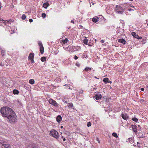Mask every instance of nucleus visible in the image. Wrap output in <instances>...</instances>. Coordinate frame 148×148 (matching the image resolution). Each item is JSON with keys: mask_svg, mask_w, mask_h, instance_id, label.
I'll use <instances>...</instances> for the list:
<instances>
[{"mask_svg": "<svg viewBox=\"0 0 148 148\" xmlns=\"http://www.w3.org/2000/svg\"><path fill=\"white\" fill-rule=\"evenodd\" d=\"M0 112L2 116L7 118L10 123H14L17 122V116L15 112L10 108L8 107H2L1 109Z\"/></svg>", "mask_w": 148, "mask_h": 148, "instance_id": "1", "label": "nucleus"}, {"mask_svg": "<svg viewBox=\"0 0 148 148\" xmlns=\"http://www.w3.org/2000/svg\"><path fill=\"white\" fill-rule=\"evenodd\" d=\"M0 148H11L10 145L4 140H0Z\"/></svg>", "mask_w": 148, "mask_h": 148, "instance_id": "2", "label": "nucleus"}, {"mask_svg": "<svg viewBox=\"0 0 148 148\" xmlns=\"http://www.w3.org/2000/svg\"><path fill=\"white\" fill-rule=\"evenodd\" d=\"M50 134L53 137L56 139H57L59 137L58 134V132L54 130H52L50 131Z\"/></svg>", "mask_w": 148, "mask_h": 148, "instance_id": "3", "label": "nucleus"}, {"mask_svg": "<svg viewBox=\"0 0 148 148\" xmlns=\"http://www.w3.org/2000/svg\"><path fill=\"white\" fill-rule=\"evenodd\" d=\"M124 9L119 5H117L116 6L115 11L118 13L120 14H122L124 11Z\"/></svg>", "mask_w": 148, "mask_h": 148, "instance_id": "4", "label": "nucleus"}, {"mask_svg": "<svg viewBox=\"0 0 148 148\" xmlns=\"http://www.w3.org/2000/svg\"><path fill=\"white\" fill-rule=\"evenodd\" d=\"M49 103L52 104L55 107H58V104L56 102V101L52 99H50L49 101Z\"/></svg>", "mask_w": 148, "mask_h": 148, "instance_id": "5", "label": "nucleus"}, {"mask_svg": "<svg viewBox=\"0 0 148 148\" xmlns=\"http://www.w3.org/2000/svg\"><path fill=\"white\" fill-rule=\"evenodd\" d=\"M38 44L40 47V51L41 54H43L44 52V48L41 42H39Z\"/></svg>", "mask_w": 148, "mask_h": 148, "instance_id": "6", "label": "nucleus"}, {"mask_svg": "<svg viewBox=\"0 0 148 148\" xmlns=\"http://www.w3.org/2000/svg\"><path fill=\"white\" fill-rule=\"evenodd\" d=\"M132 34L134 37H135L138 39H140L142 38V37L140 36H139L138 35L136 34V33L133 32L132 33Z\"/></svg>", "mask_w": 148, "mask_h": 148, "instance_id": "7", "label": "nucleus"}, {"mask_svg": "<svg viewBox=\"0 0 148 148\" xmlns=\"http://www.w3.org/2000/svg\"><path fill=\"white\" fill-rule=\"evenodd\" d=\"M121 117L122 118L125 120H127L128 118V116L126 114L122 113L121 115Z\"/></svg>", "mask_w": 148, "mask_h": 148, "instance_id": "8", "label": "nucleus"}, {"mask_svg": "<svg viewBox=\"0 0 148 148\" xmlns=\"http://www.w3.org/2000/svg\"><path fill=\"white\" fill-rule=\"evenodd\" d=\"M131 127L132 128V130H133V132L135 133L137 132V129H136L137 127L136 125H132Z\"/></svg>", "mask_w": 148, "mask_h": 148, "instance_id": "9", "label": "nucleus"}, {"mask_svg": "<svg viewBox=\"0 0 148 148\" xmlns=\"http://www.w3.org/2000/svg\"><path fill=\"white\" fill-rule=\"evenodd\" d=\"M94 97L96 100H98L102 97V96L100 94L98 93Z\"/></svg>", "mask_w": 148, "mask_h": 148, "instance_id": "10", "label": "nucleus"}, {"mask_svg": "<svg viewBox=\"0 0 148 148\" xmlns=\"http://www.w3.org/2000/svg\"><path fill=\"white\" fill-rule=\"evenodd\" d=\"M103 81L105 83H111L112 82L111 81L109 80L108 78L106 77L103 78Z\"/></svg>", "mask_w": 148, "mask_h": 148, "instance_id": "11", "label": "nucleus"}, {"mask_svg": "<svg viewBox=\"0 0 148 148\" xmlns=\"http://www.w3.org/2000/svg\"><path fill=\"white\" fill-rule=\"evenodd\" d=\"M62 119V118L61 115H58L56 118V120L57 121L58 123H60V122Z\"/></svg>", "mask_w": 148, "mask_h": 148, "instance_id": "12", "label": "nucleus"}, {"mask_svg": "<svg viewBox=\"0 0 148 148\" xmlns=\"http://www.w3.org/2000/svg\"><path fill=\"white\" fill-rule=\"evenodd\" d=\"M118 42L124 45L125 44L126 41L124 39H120L119 40Z\"/></svg>", "mask_w": 148, "mask_h": 148, "instance_id": "13", "label": "nucleus"}, {"mask_svg": "<svg viewBox=\"0 0 148 148\" xmlns=\"http://www.w3.org/2000/svg\"><path fill=\"white\" fill-rule=\"evenodd\" d=\"M0 21H2L5 25H6L7 23L8 24L10 22V20H4L3 19H0Z\"/></svg>", "mask_w": 148, "mask_h": 148, "instance_id": "14", "label": "nucleus"}, {"mask_svg": "<svg viewBox=\"0 0 148 148\" xmlns=\"http://www.w3.org/2000/svg\"><path fill=\"white\" fill-rule=\"evenodd\" d=\"M34 53H30L28 57V58L29 59L33 60L34 57Z\"/></svg>", "mask_w": 148, "mask_h": 148, "instance_id": "15", "label": "nucleus"}, {"mask_svg": "<svg viewBox=\"0 0 148 148\" xmlns=\"http://www.w3.org/2000/svg\"><path fill=\"white\" fill-rule=\"evenodd\" d=\"M99 20V18L97 17H95L92 18V21L95 23L97 22Z\"/></svg>", "mask_w": 148, "mask_h": 148, "instance_id": "16", "label": "nucleus"}, {"mask_svg": "<svg viewBox=\"0 0 148 148\" xmlns=\"http://www.w3.org/2000/svg\"><path fill=\"white\" fill-rule=\"evenodd\" d=\"M49 4L47 3L46 2L44 3L43 4V7L45 8L46 9L49 5Z\"/></svg>", "mask_w": 148, "mask_h": 148, "instance_id": "17", "label": "nucleus"}, {"mask_svg": "<svg viewBox=\"0 0 148 148\" xmlns=\"http://www.w3.org/2000/svg\"><path fill=\"white\" fill-rule=\"evenodd\" d=\"M67 106L69 108H72L73 107V104L72 103H68Z\"/></svg>", "mask_w": 148, "mask_h": 148, "instance_id": "18", "label": "nucleus"}, {"mask_svg": "<svg viewBox=\"0 0 148 148\" xmlns=\"http://www.w3.org/2000/svg\"><path fill=\"white\" fill-rule=\"evenodd\" d=\"M13 92L14 94L18 95V94L19 92L17 90L15 89L13 90Z\"/></svg>", "mask_w": 148, "mask_h": 148, "instance_id": "19", "label": "nucleus"}, {"mask_svg": "<svg viewBox=\"0 0 148 148\" xmlns=\"http://www.w3.org/2000/svg\"><path fill=\"white\" fill-rule=\"evenodd\" d=\"M29 82L30 84H33L34 83V80L33 79H30L29 80Z\"/></svg>", "mask_w": 148, "mask_h": 148, "instance_id": "20", "label": "nucleus"}, {"mask_svg": "<svg viewBox=\"0 0 148 148\" xmlns=\"http://www.w3.org/2000/svg\"><path fill=\"white\" fill-rule=\"evenodd\" d=\"M91 68L89 67H86L84 69V71L85 70L86 71H91Z\"/></svg>", "mask_w": 148, "mask_h": 148, "instance_id": "21", "label": "nucleus"}, {"mask_svg": "<svg viewBox=\"0 0 148 148\" xmlns=\"http://www.w3.org/2000/svg\"><path fill=\"white\" fill-rule=\"evenodd\" d=\"M26 148H36V147H34V146L32 145H29Z\"/></svg>", "mask_w": 148, "mask_h": 148, "instance_id": "22", "label": "nucleus"}, {"mask_svg": "<svg viewBox=\"0 0 148 148\" xmlns=\"http://www.w3.org/2000/svg\"><path fill=\"white\" fill-rule=\"evenodd\" d=\"M132 120L136 122H138V119L136 118H132Z\"/></svg>", "mask_w": 148, "mask_h": 148, "instance_id": "23", "label": "nucleus"}, {"mask_svg": "<svg viewBox=\"0 0 148 148\" xmlns=\"http://www.w3.org/2000/svg\"><path fill=\"white\" fill-rule=\"evenodd\" d=\"M41 60L42 62H44L46 60V58L45 57H41L40 59Z\"/></svg>", "mask_w": 148, "mask_h": 148, "instance_id": "24", "label": "nucleus"}, {"mask_svg": "<svg viewBox=\"0 0 148 148\" xmlns=\"http://www.w3.org/2000/svg\"><path fill=\"white\" fill-rule=\"evenodd\" d=\"M1 55L2 56H4L5 55V50H4L3 49H1Z\"/></svg>", "mask_w": 148, "mask_h": 148, "instance_id": "25", "label": "nucleus"}, {"mask_svg": "<svg viewBox=\"0 0 148 148\" xmlns=\"http://www.w3.org/2000/svg\"><path fill=\"white\" fill-rule=\"evenodd\" d=\"M112 135L113 136L116 138H117L118 137V136L117 134L116 133H113L112 134Z\"/></svg>", "mask_w": 148, "mask_h": 148, "instance_id": "26", "label": "nucleus"}, {"mask_svg": "<svg viewBox=\"0 0 148 148\" xmlns=\"http://www.w3.org/2000/svg\"><path fill=\"white\" fill-rule=\"evenodd\" d=\"M88 40L87 39H84V43L86 45H87Z\"/></svg>", "mask_w": 148, "mask_h": 148, "instance_id": "27", "label": "nucleus"}, {"mask_svg": "<svg viewBox=\"0 0 148 148\" xmlns=\"http://www.w3.org/2000/svg\"><path fill=\"white\" fill-rule=\"evenodd\" d=\"M22 19L23 20H25L26 18V16L24 14H23L22 16Z\"/></svg>", "mask_w": 148, "mask_h": 148, "instance_id": "28", "label": "nucleus"}, {"mask_svg": "<svg viewBox=\"0 0 148 148\" xmlns=\"http://www.w3.org/2000/svg\"><path fill=\"white\" fill-rule=\"evenodd\" d=\"M68 41V39L67 38H66L64 40H63L62 42L64 43H67Z\"/></svg>", "mask_w": 148, "mask_h": 148, "instance_id": "29", "label": "nucleus"}, {"mask_svg": "<svg viewBox=\"0 0 148 148\" xmlns=\"http://www.w3.org/2000/svg\"><path fill=\"white\" fill-rule=\"evenodd\" d=\"M46 16V14L45 13H43L42 14V17L43 18H45Z\"/></svg>", "mask_w": 148, "mask_h": 148, "instance_id": "30", "label": "nucleus"}, {"mask_svg": "<svg viewBox=\"0 0 148 148\" xmlns=\"http://www.w3.org/2000/svg\"><path fill=\"white\" fill-rule=\"evenodd\" d=\"M91 124L90 122H88L87 124V126L88 127H89L91 126Z\"/></svg>", "mask_w": 148, "mask_h": 148, "instance_id": "31", "label": "nucleus"}, {"mask_svg": "<svg viewBox=\"0 0 148 148\" xmlns=\"http://www.w3.org/2000/svg\"><path fill=\"white\" fill-rule=\"evenodd\" d=\"M6 65V66H7V64H4V63H1V64H0V65H1V66H4V67H5V65Z\"/></svg>", "mask_w": 148, "mask_h": 148, "instance_id": "32", "label": "nucleus"}, {"mask_svg": "<svg viewBox=\"0 0 148 148\" xmlns=\"http://www.w3.org/2000/svg\"><path fill=\"white\" fill-rule=\"evenodd\" d=\"M76 65L78 67H79L80 66V64L78 62L76 63Z\"/></svg>", "mask_w": 148, "mask_h": 148, "instance_id": "33", "label": "nucleus"}, {"mask_svg": "<svg viewBox=\"0 0 148 148\" xmlns=\"http://www.w3.org/2000/svg\"><path fill=\"white\" fill-rule=\"evenodd\" d=\"M29 21L31 23L33 22V20L32 19H29Z\"/></svg>", "mask_w": 148, "mask_h": 148, "instance_id": "34", "label": "nucleus"}, {"mask_svg": "<svg viewBox=\"0 0 148 148\" xmlns=\"http://www.w3.org/2000/svg\"><path fill=\"white\" fill-rule=\"evenodd\" d=\"M78 58V57L77 56H74V59H75V60H77V59Z\"/></svg>", "mask_w": 148, "mask_h": 148, "instance_id": "35", "label": "nucleus"}, {"mask_svg": "<svg viewBox=\"0 0 148 148\" xmlns=\"http://www.w3.org/2000/svg\"><path fill=\"white\" fill-rule=\"evenodd\" d=\"M137 145H138L137 146H138V147H140V146L139 143L137 142Z\"/></svg>", "mask_w": 148, "mask_h": 148, "instance_id": "36", "label": "nucleus"}, {"mask_svg": "<svg viewBox=\"0 0 148 148\" xmlns=\"http://www.w3.org/2000/svg\"><path fill=\"white\" fill-rule=\"evenodd\" d=\"M101 43H103L104 42V41L103 40H101Z\"/></svg>", "mask_w": 148, "mask_h": 148, "instance_id": "37", "label": "nucleus"}, {"mask_svg": "<svg viewBox=\"0 0 148 148\" xmlns=\"http://www.w3.org/2000/svg\"><path fill=\"white\" fill-rule=\"evenodd\" d=\"M96 140L98 142V143H100V141L98 138H96Z\"/></svg>", "mask_w": 148, "mask_h": 148, "instance_id": "38", "label": "nucleus"}, {"mask_svg": "<svg viewBox=\"0 0 148 148\" xmlns=\"http://www.w3.org/2000/svg\"><path fill=\"white\" fill-rule=\"evenodd\" d=\"M83 91L82 90L80 91L79 93L81 94H82L83 93Z\"/></svg>", "mask_w": 148, "mask_h": 148, "instance_id": "39", "label": "nucleus"}, {"mask_svg": "<svg viewBox=\"0 0 148 148\" xmlns=\"http://www.w3.org/2000/svg\"><path fill=\"white\" fill-rule=\"evenodd\" d=\"M58 52H56V51H55L54 52V53L56 55L58 53Z\"/></svg>", "mask_w": 148, "mask_h": 148, "instance_id": "40", "label": "nucleus"}, {"mask_svg": "<svg viewBox=\"0 0 148 148\" xmlns=\"http://www.w3.org/2000/svg\"><path fill=\"white\" fill-rule=\"evenodd\" d=\"M144 88H141V90L142 91H144Z\"/></svg>", "mask_w": 148, "mask_h": 148, "instance_id": "41", "label": "nucleus"}, {"mask_svg": "<svg viewBox=\"0 0 148 148\" xmlns=\"http://www.w3.org/2000/svg\"><path fill=\"white\" fill-rule=\"evenodd\" d=\"M64 79H66L67 78V77L66 76L64 77Z\"/></svg>", "mask_w": 148, "mask_h": 148, "instance_id": "42", "label": "nucleus"}, {"mask_svg": "<svg viewBox=\"0 0 148 148\" xmlns=\"http://www.w3.org/2000/svg\"><path fill=\"white\" fill-rule=\"evenodd\" d=\"M65 140H66V139H65V138H63V141H65Z\"/></svg>", "mask_w": 148, "mask_h": 148, "instance_id": "43", "label": "nucleus"}, {"mask_svg": "<svg viewBox=\"0 0 148 148\" xmlns=\"http://www.w3.org/2000/svg\"><path fill=\"white\" fill-rule=\"evenodd\" d=\"M71 23H74V21L73 20H72L71 21Z\"/></svg>", "mask_w": 148, "mask_h": 148, "instance_id": "44", "label": "nucleus"}, {"mask_svg": "<svg viewBox=\"0 0 148 148\" xmlns=\"http://www.w3.org/2000/svg\"><path fill=\"white\" fill-rule=\"evenodd\" d=\"M68 47H66L64 48V49H65L66 50H67V49H68Z\"/></svg>", "mask_w": 148, "mask_h": 148, "instance_id": "45", "label": "nucleus"}, {"mask_svg": "<svg viewBox=\"0 0 148 148\" xmlns=\"http://www.w3.org/2000/svg\"><path fill=\"white\" fill-rule=\"evenodd\" d=\"M32 60V63H33L34 62V61L33 60H33Z\"/></svg>", "mask_w": 148, "mask_h": 148, "instance_id": "46", "label": "nucleus"}, {"mask_svg": "<svg viewBox=\"0 0 148 148\" xmlns=\"http://www.w3.org/2000/svg\"><path fill=\"white\" fill-rule=\"evenodd\" d=\"M61 128H63V127L62 126H61L60 127Z\"/></svg>", "mask_w": 148, "mask_h": 148, "instance_id": "47", "label": "nucleus"}, {"mask_svg": "<svg viewBox=\"0 0 148 148\" xmlns=\"http://www.w3.org/2000/svg\"><path fill=\"white\" fill-rule=\"evenodd\" d=\"M95 78H97V79H99L98 78H97V77H95Z\"/></svg>", "mask_w": 148, "mask_h": 148, "instance_id": "48", "label": "nucleus"}, {"mask_svg": "<svg viewBox=\"0 0 148 148\" xmlns=\"http://www.w3.org/2000/svg\"><path fill=\"white\" fill-rule=\"evenodd\" d=\"M129 140H130V139L132 140V138H129Z\"/></svg>", "mask_w": 148, "mask_h": 148, "instance_id": "49", "label": "nucleus"}, {"mask_svg": "<svg viewBox=\"0 0 148 148\" xmlns=\"http://www.w3.org/2000/svg\"><path fill=\"white\" fill-rule=\"evenodd\" d=\"M92 5H94V3H93L92 2Z\"/></svg>", "mask_w": 148, "mask_h": 148, "instance_id": "50", "label": "nucleus"}, {"mask_svg": "<svg viewBox=\"0 0 148 148\" xmlns=\"http://www.w3.org/2000/svg\"><path fill=\"white\" fill-rule=\"evenodd\" d=\"M69 89H71V88H69Z\"/></svg>", "mask_w": 148, "mask_h": 148, "instance_id": "51", "label": "nucleus"}, {"mask_svg": "<svg viewBox=\"0 0 148 148\" xmlns=\"http://www.w3.org/2000/svg\"><path fill=\"white\" fill-rule=\"evenodd\" d=\"M69 89H71V88H69Z\"/></svg>", "mask_w": 148, "mask_h": 148, "instance_id": "52", "label": "nucleus"}, {"mask_svg": "<svg viewBox=\"0 0 148 148\" xmlns=\"http://www.w3.org/2000/svg\"><path fill=\"white\" fill-rule=\"evenodd\" d=\"M147 25L148 26V23L147 24Z\"/></svg>", "mask_w": 148, "mask_h": 148, "instance_id": "53", "label": "nucleus"}, {"mask_svg": "<svg viewBox=\"0 0 148 148\" xmlns=\"http://www.w3.org/2000/svg\"><path fill=\"white\" fill-rule=\"evenodd\" d=\"M131 11V10H130L129 11Z\"/></svg>", "mask_w": 148, "mask_h": 148, "instance_id": "54", "label": "nucleus"}, {"mask_svg": "<svg viewBox=\"0 0 148 148\" xmlns=\"http://www.w3.org/2000/svg\"><path fill=\"white\" fill-rule=\"evenodd\" d=\"M131 1H132L133 0H131Z\"/></svg>", "mask_w": 148, "mask_h": 148, "instance_id": "55", "label": "nucleus"}, {"mask_svg": "<svg viewBox=\"0 0 148 148\" xmlns=\"http://www.w3.org/2000/svg\"><path fill=\"white\" fill-rule=\"evenodd\" d=\"M75 148H77V147H75Z\"/></svg>", "mask_w": 148, "mask_h": 148, "instance_id": "56", "label": "nucleus"}]
</instances>
